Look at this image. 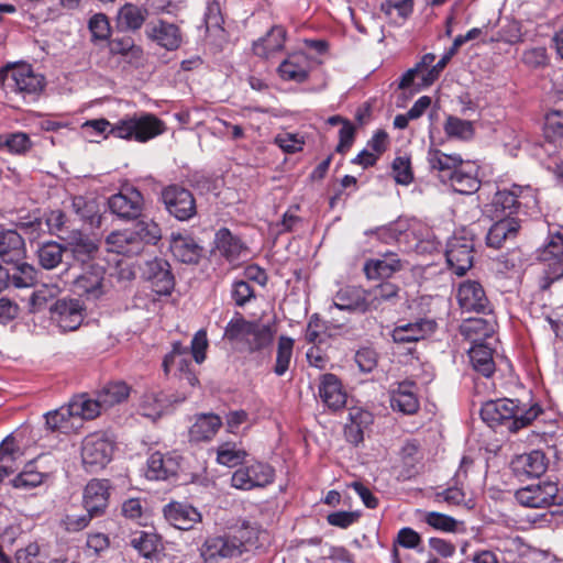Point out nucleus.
Here are the masks:
<instances>
[{"mask_svg": "<svg viewBox=\"0 0 563 563\" xmlns=\"http://www.w3.org/2000/svg\"><path fill=\"white\" fill-rule=\"evenodd\" d=\"M537 405H522L512 399L490 400L483 405L481 416L485 422L495 428L504 426L516 432L529 426L540 413Z\"/></svg>", "mask_w": 563, "mask_h": 563, "instance_id": "1", "label": "nucleus"}, {"mask_svg": "<svg viewBox=\"0 0 563 563\" xmlns=\"http://www.w3.org/2000/svg\"><path fill=\"white\" fill-rule=\"evenodd\" d=\"M538 192L531 186L514 184L494 195L488 212L490 217H518L538 211Z\"/></svg>", "mask_w": 563, "mask_h": 563, "instance_id": "2", "label": "nucleus"}, {"mask_svg": "<svg viewBox=\"0 0 563 563\" xmlns=\"http://www.w3.org/2000/svg\"><path fill=\"white\" fill-rule=\"evenodd\" d=\"M166 131L164 121L150 112L128 114L113 123L110 129L112 136L145 143Z\"/></svg>", "mask_w": 563, "mask_h": 563, "instance_id": "3", "label": "nucleus"}, {"mask_svg": "<svg viewBox=\"0 0 563 563\" xmlns=\"http://www.w3.org/2000/svg\"><path fill=\"white\" fill-rule=\"evenodd\" d=\"M117 442L106 431H95L87 434L80 445V459L82 466L88 472L103 470L113 459Z\"/></svg>", "mask_w": 563, "mask_h": 563, "instance_id": "4", "label": "nucleus"}, {"mask_svg": "<svg viewBox=\"0 0 563 563\" xmlns=\"http://www.w3.org/2000/svg\"><path fill=\"white\" fill-rule=\"evenodd\" d=\"M538 258L543 266L541 287L547 289L563 278V234L550 233L547 244L539 251Z\"/></svg>", "mask_w": 563, "mask_h": 563, "instance_id": "5", "label": "nucleus"}, {"mask_svg": "<svg viewBox=\"0 0 563 563\" xmlns=\"http://www.w3.org/2000/svg\"><path fill=\"white\" fill-rule=\"evenodd\" d=\"M111 283L106 277V269L100 265H91L79 275L73 284V290L88 301H97L108 295Z\"/></svg>", "mask_w": 563, "mask_h": 563, "instance_id": "6", "label": "nucleus"}, {"mask_svg": "<svg viewBox=\"0 0 563 563\" xmlns=\"http://www.w3.org/2000/svg\"><path fill=\"white\" fill-rule=\"evenodd\" d=\"M473 239L465 231L455 232L448 241L446 262L452 272L463 276L473 266Z\"/></svg>", "mask_w": 563, "mask_h": 563, "instance_id": "7", "label": "nucleus"}, {"mask_svg": "<svg viewBox=\"0 0 563 563\" xmlns=\"http://www.w3.org/2000/svg\"><path fill=\"white\" fill-rule=\"evenodd\" d=\"M162 200L167 211L179 221H188L197 213L195 197L184 187L167 186L162 191Z\"/></svg>", "mask_w": 563, "mask_h": 563, "instance_id": "8", "label": "nucleus"}, {"mask_svg": "<svg viewBox=\"0 0 563 563\" xmlns=\"http://www.w3.org/2000/svg\"><path fill=\"white\" fill-rule=\"evenodd\" d=\"M435 56L433 54H426L419 63L408 69L400 78L398 88L408 90L412 88L413 92L431 86L438 78L437 70L433 69Z\"/></svg>", "mask_w": 563, "mask_h": 563, "instance_id": "9", "label": "nucleus"}, {"mask_svg": "<svg viewBox=\"0 0 563 563\" xmlns=\"http://www.w3.org/2000/svg\"><path fill=\"white\" fill-rule=\"evenodd\" d=\"M45 86L44 77L36 74L27 64L10 67L8 88L23 96L38 95Z\"/></svg>", "mask_w": 563, "mask_h": 563, "instance_id": "10", "label": "nucleus"}, {"mask_svg": "<svg viewBox=\"0 0 563 563\" xmlns=\"http://www.w3.org/2000/svg\"><path fill=\"white\" fill-rule=\"evenodd\" d=\"M180 464L181 456L177 451H155L147 459L145 475L152 481H167L178 474Z\"/></svg>", "mask_w": 563, "mask_h": 563, "instance_id": "11", "label": "nucleus"}, {"mask_svg": "<svg viewBox=\"0 0 563 563\" xmlns=\"http://www.w3.org/2000/svg\"><path fill=\"white\" fill-rule=\"evenodd\" d=\"M274 479V470L264 463H254L236 470L231 478L232 486L250 490L254 487H264Z\"/></svg>", "mask_w": 563, "mask_h": 563, "instance_id": "12", "label": "nucleus"}, {"mask_svg": "<svg viewBox=\"0 0 563 563\" xmlns=\"http://www.w3.org/2000/svg\"><path fill=\"white\" fill-rule=\"evenodd\" d=\"M84 307L78 299H60L51 308L52 320L62 331H75L84 321Z\"/></svg>", "mask_w": 563, "mask_h": 563, "instance_id": "13", "label": "nucleus"}, {"mask_svg": "<svg viewBox=\"0 0 563 563\" xmlns=\"http://www.w3.org/2000/svg\"><path fill=\"white\" fill-rule=\"evenodd\" d=\"M558 492L559 488L554 483H538L518 489L516 499L525 507L547 508L554 504Z\"/></svg>", "mask_w": 563, "mask_h": 563, "instance_id": "14", "label": "nucleus"}, {"mask_svg": "<svg viewBox=\"0 0 563 563\" xmlns=\"http://www.w3.org/2000/svg\"><path fill=\"white\" fill-rule=\"evenodd\" d=\"M110 210L120 218H137L143 210V196L134 187H124L120 192L111 196L108 201Z\"/></svg>", "mask_w": 563, "mask_h": 563, "instance_id": "15", "label": "nucleus"}, {"mask_svg": "<svg viewBox=\"0 0 563 563\" xmlns=\"http://www.w3.org/2000/svg\"><path fill=\"white\" fill-rule=\"evenodd\" d=\"M173 256L185 264H197L202 256V246L187 232H173L169 238Z\"/></svg>", "mask_w": 563, "mask_h": 563, "instance_id": "16", "label": "nucleus"}, {"mask_svg": "<svg viewBox=\"0 0 563 563\" xmlns=\"http://www.w3.org/2000/svg\"><path fill=\"white\" fill-rule=\"evenodd\" d=\"M146 36L158 46L167 51H176L183 43V33L180 27L164 20H158L148 24Z\"/></svg>", "mask_w": 563, "mask_h": 563, "instance_id": "17", "label": "nucleus"}, {"mask_svg": "<svg viewBox=\"0 0 563 563\" xmlns=\"http://www.w3.org/2000/svg\"><path fill=\"white\" fill-rule=\"evenodd\" d=\"M459 306L466 312H482L488 305V299L482 285L475 280H465L456 291Z\"/></svg>", "mask_w": 563, "mask_h": 563, "instance_id": "18", "label": "nucleus"}, {"mask_svg": "<svg viewBox=\"0 0 563 563\" xmlns=\"http://www.w3.org/2000/svg\"><path fill=\"white\" fill-rule=\"evenodd\" d=\"M165 519L176 529L190 530L202 519L201 514L192 506L173 501L163 509Z\"/></svg>", "mask_w": 563, "mask_h": 563, "instance_id": "19", "label": "nucleus"}, {"mask_svg": "<svg viewBox=\"0 0 563 563\" xmlns=\"http://www.w3.org/2000/svg\"><path fill=\"white\" fill-rule=\"evenodd\" d=\"M478 170L479 166L476 162L462 159L449 183L456 192L464 195L473 194L481 186Z\"/></svg>", "mask_w": 563, "mask_h": 563, "instance_id": "20", "label": "nucleus"}, {"mask_svg": "<svg viewBox=\"0 0 563 563\" xmlns=\"http://www.w3.org/2000/svg\"><path fill=\"white\" fill-rule=\"evenodd\" d=\"M390 406L404 415L417 413L420 408L417 385L412 382L399 383L390 391Z\"/></svg>", "mask_w": 563, "mask_h": 563, "instance_id": "21", "label": "nucleus"}, {"mask_svg": "<svg viewBox=\"0 0 563 563\" xmlns=\"http://www.w3.org/2000/svg\"><path fill=\"white\" fill-rule=\"evenodd\" d=\"M239 544L229 537H210L200 548V556L205 563H217L219 559L239 556Z\"/></svg>", "mask_w": 563, "mask_h": 563, "instance_id": "22", "label": "nucleus"}, {"mask_svg": "<svg viewBox=\"0 0 563 563\" xmlns=\"http://www.w3.org/2000/svg\"><path fill=\"white\" fill-rule=\"evenodd\" d=\"M494 224L488 230L486 242L494 249H500L507 240H514L521 228L518 217H492Z\"/></svg>", "mask_w": 563, "mask_h": 563, "instance_id": "23", "label": "nucleus"}, {"mask_svg": "<svg viewBox=\"0 0 563 563\" xmlns=\"http://www.w3.org/2000/svg\"><path fill=\"white\" fill-rule=\"evenodd\" d=\"M109 485L107 481L92 479L84 490V506L86 511L95 516L104 512L109 501Z\"/></svg>", "mask_w": 563, "mask_h": 563, "instance_id": "24", "label": "nucleus"}, {"mask_svg": "<svg viewBox=\"0 0 563 563\" xmlns=\"http://www.w3.org/2000/svg\"><path fill=\"white\" fill-rule=\"evenodd\" d=\"M319 396L332 410H339L346 404V393L341 380L333 374H324L320 378Z\"/></svg>", "mask_w": 563, "mask_h": 563, "instance_id": "25", "label": "nucleus"}, {"mask_svg": "<svg viewBox=\"0 0 563 563\" xmlns=\"http://www.w3.org/2000/svg\"><path fill=\"white\" fill-rule=\"evenodd\" d=\"M350 422L344 428V435L349 443L358 445L364 441L365 431L372 426L374 417L372 412L363 408H351Z\"/></svg>", "mask_w": 563, "mask_h": 563, "instance_id": "26", "label": "nucleus"}, {"mask_svg": "<svg viewBox=\"0 0 563 563\" xmlns=\"http://www.w3.org/2000/svg\"><path fill=\"white\" fill-rule=\"evenodd\" d=\"M310 68L309 57L305 53H295L279 65L278 74L284 80L302 82L308 78Z\"/></svg>", "mask_w": 563, "mask_h": 563, "instance_id": "27", "label": "nucleus"}, {"mask_svg": "<svg viewBox=\"0 0 563 563\" xmlns=\"http://www.w3.org/2000/svg\"><path fill=\"white\" fill-rule=\"evenodd\" d=\"M461 155L453 153L446 154L441 150L431 146L428 150L427 162L430 166V169L437 172L439 177L442 179H450L453 173L459 167V164L462 162Z\"/></svg>", "mask_w": 563, "mask_h": 563, "instance_id": "28", "label": "nucleus"}, {"mask_svg": "<svg viewBox=\"0 0 563 563\" xmlns=\"http://www.w3.org/2000/svg\"><path fill=\"white\" fill-rule=\"evenodd\" d=\"M505 563H540L538 551L523 543L519 538H510L503 545Z\"/></svg>", "mask_w": 563, "mask_h": 563, "instance_id": "29", "label": "nucleus"}, {"mask_svg": "<svg viewBox=\"0 0 563 563\" xmlns=\"http://www.w3.org/2000/svg\"><path fill=\"white\" fill-rule=\"evenodd\" d=\"M366 289L347 286L340 289L333 300V306L340 310L367 312Z\"/></svg>", "mask_w": 563, "mask_h": 563, "instance_id": "30", "label": "nucleus"}, {"mask_svg": "<svg viewBox=\"0 0 563 563\" xmlns=\"http://www.w3.org/2000/svg\"><path fill=\"white\" fill-rule=\"evenodd\" d=\"M435 322L431 320H421L415 323L397 325L393 330V339L396 343L417 342L433 333Z\"/></svg>", "mask_w": 563, "mask_h": 563, "instance_id": "31", "label": "nucleus"}, {"mask_svg": "<svg viewBox=\"0 0 563 563\" xmlns=\"http://www.w3.org/2000/svg\"><path fill=\"white\" fill-rule=\"evenodd\" d=\"M147 280L157 295H169L174 288V277L166 262H150L147 264Z\"/></svg>", "mask_w": 563, "mask_h": 563, "instance_id": "32", "label": "nucleus"}, {"mask_svg": "<svg viewBox=\"0 0 563 563\" xmlns=\"http://www.w3.org/2000/svg\"><path fill=\"white\" fill-rule=\"evenodd\" d=\"M24 241L12 230L0 232V257L9 264H19L24 258Z\"/></svg>", "mask_w": 563, "mask_h": 563, "instance_id": "33", "label": "nucleus"}, {"mask_svg": "<svg viewBox=\"0 0 563 563\" xmlns=\"http://www.w3.org/2000/svg\"><path fill=\"white\" fill-rule=\"evenodd\" d=\"M214 243L221 255L232 263L247 253V247L227 228H222L216 233Z\"/></svg>", "mask_w": 563, "mask_h": 563, "instance_id": "34", "label": "nucleus"}, {"mask_svg": "<svg viewBox=\"0 0 563 563\" xmlns=\"http://www.w3.org/2000/svg\"><path fill=\"white\" fill-rule=\"evenodd\" d=\"M511 465L517 474L533 477H539L547 471L545 455L538 450L518 455Z\"/></svg>", "mask_w": 563, "mask_h": 563, "instance_id": "35", "label": "nucleus"}, {"mask_svg": "<svg viewBox=\"0 0 563 563\" xmlns=\"http://www.w3.org/2000/svg\"><path fill=\"white\" fill-rule=\"evenodd\" d=\"M402 268L401 261L395 254H386L383 258L368 260L364 272L369 279L389 278Z\"/></svg>", "mask_w": 563, "mask_h": 563, "instance_id": "36", "label": "nucleus"}, {"mask_svg": "<svg viewBox=\"0 0 563 563\" xmlns=\"http://www.w3.org/2000/svg\"><path fill=\"white\" fill-rule=\"evenodd\" d=\"M222 426V419L214 413H205L197 417L189 429L191 441L201 442L212 440Z\"/></svg>", "mask_w": 563, "mask_h": 563, "instance_id": "37", "label": "nucleus"}, {"mask_svg": "<svg viewBox=\"0 0 563 563\" xmlns=\"http://www.w3.org/2000/svg\"><path fill=\"white\" fill-rule=\"evenodd\" d=\"M107 249L118 254H134L141 251L140 238L132 230L114 231L106 240Z\"/></svg>", "mask_w": 563, "mask_h": 563, "instance_id": "38", "label": "nucleus"}, {"mask_svg": "<svg viewBox=\"0 0 563 563\" xmlns=\"http://www.w3.org/2000/svg\"><path fill=\"white\" fill-rule=\"evenodd\" d=\"M46 424L49 429L63 433H70L80 427L70 402L68 406H63L57 410L48 412L46 415Z\"/></svg>", "mask_w": 563, "mask_h": 563, "instance_id": "39", "label": "nucleus"}, {"mask_svg": "<svg viewBox=\"0 0 563 563\" xmlns=\"http://www.w3.org/2000/svg\"><path fill=\"white\" fill-rule=\"evenodd\" d=\"M285 37V30L282 26H274L264 37L254 43L253 51L255 55L268 58L284 47Z\"/></svg>", "mask_w": 563, "mask_h": 563, "instance_id": "40", "label": "nucleus"}, {"mask_svg": "<svg viewBox=\"0 0 563 563\" xmlns=\"http://www.w3.org/2000/svg\"><path fill=\"white\" fill-rule=\"evenodd\" d=\"M131 393V387L124 382H111L104 385L97 396L104 410L125 401Z\"/></svg>", "mask_w": 563, "mask_h": 563, "instance_id": "41", "label": "nucleus"}, {"mask_svg": "<svg viewBox=\"0 0 563 563\" xmlns=\"http://www.w3.org/2000/svg\"><path fill=\"white\" fill-rule=\"evenodd\" d=\"M189 365L187 347L179 342L174 343L170 353H168L163 361L165 374H187Z\"/></svg>", "mask_w": 563, "mask_h": 563, "instance_id": "42", "label": "nucleus"}, {"mask_svg": "<svg viewBox=\"0 0 563 563\" xmlns=\"http://www.w3.org/2000/svg\"><path fill=\"white\" fill-rule=\"evenodd\" d=\"M470 360L474 369L485 377H489L495 372L493 360V350L485 344H474L470 352Z\"/></svg>", "mask_w": 563, "mask_h": 563, "instance_id": "43", "label": "nucleus"}, {"mask_svg": "<svg viewBox=\"0 0 563 563\" xmlns=\"http://www.w3.org/2000/svg\"><path fill=\"white\" fill-rule=\"evenodd\" d=\"M443 130L449 139L470 141L475 135L473 121L464 120L455 115H449L443 124Z\"/></svg>", "mask_w": 563, "mask_h": 563, "instance_id": "44", "label": "nucleus"}, {"mask_svg": "<svg viewBox=\"0 0 563 563\" xmlns=\"http://www.w3.org/2000/svg\"><path fill=\"white\" fill-rule=\"evenodd\" d=\"M399 288L396 284L390 282H384L375 287L366 290L367 296V309L376 310L383 303L391 301L398 296Z\"/></svg>", "mask_w": 563, "mask_h": 563, "instance_id": "45", "label": "nucleus"}, {"mask_svg": "<svg viewBox=\"0 0 563 563\" xmlns=\"http://www.w3.org/2000/svg\"><path fill=\"white\" fill-rule=\"evenodd\" d=\"M48 475L37 470L33 462L27 463L22 472H20L13 479L12 485L20 489H32L42 485Z\"/></svg>", "mask_w": 563, "mask_h": 563, "instance_id": "46", "label": "nucleus"}, {"mask_svg": "<svg viewBox=\"0 0 563 563\" xmlns=\"http://www.w3.org/2000/svg\"><path fill=\"white\" fill-rule=\"evenodd\" d=\"M70 404L79 423L81 419L91 420L100 416L102 411H106L98 396L96 399H91L82 395L73 399Z\"/></svg>", "mask_w": 563, "mask_h": 563, "instance_id": "47", "label": "nucleus"}, {"mask_svg": "<svg viewBox=\"0 0 563 563\" xmlns=\"http://www.w3.org/2000/svg\"><path fill=\"white\" fill-rule=\"evenodd\" d=\"M147 11L133 3H125L118 13L120 25L129 30H139L145 22Z\"/></svg>", "mask_w": 563, "mask_h": 563, "instance_id": "48", "label": "nucleus"}, {"mask_svg": "<svg viewBox=\"0 0 563 563\" xmlns=\"http://www.w3.org/2000/svg\"><path fill=\"white\" fill-rule=\"evenodd\" d=\"M246 455V451L238 448L233 442H223L217 449V462L228 467L241 464Z\"/></svg>", "mask_w": 563, "mask_h": 563, "instance_id": "49", "label": "nucleus"}, {"mask_svg": "<svg viewBox=\"0 0 563 563\" xmlns=\"http://www.w3.org/2000/svg\"><path fill=\"white\" fill-rule=\"evenodd\" d=\"M544 137L552 143L563 139V110L555 109L545 114L543 124Z\"/></svg>", "mask_w": 563, "mask_h": 563, "instance_id": "50", "label": "nucleus"}, {"mask_svg": "<svg viewBox=\"0 0 563 563\" xmlns=\"http://www.w3.org/2000/svg\"><path fill=\"white\" fill-rule=\"evenodd\" d=\"M32 146L27 134L23 132L0 135V151L7 150L11 154H24Z\"/></svg>", "mask_w": 563, "mask_h": 563, "instance_id": "51", "label": "nucleus"}, {"mask_svg": "<svg viewBox=\"0 0 563 563\" xmlns=\"http://www.w3.org/2000/svg\"><path fill=\"white\" fill-rule=\"evenodd\" d=\"M164 401L159 394L155 391H146L140 399L139 411L144 417L153 420L162 416Z\"/></svg>", "mask_w": 563, "mask_h": 563, "instance_id": "52", "label": "nucleus"}, {"mask_svg": "<svg viewBox=\"0 0 563 563\" xmlns=\"http://www.w3.org/2000/svg\"><path fill=\"white\" fill-rule=\"evenodd\" d=\"M294 341L286 336H280L278 340L276 364L274 372L276 375H284L288 368L292 356Z\"/></svg>", "mask_w": 563, "mask_h": 563, "instance_id": "53", "label": "nucleus"}, {"mask_svg": "<svg viewBox=\"0 0 563 563\" xmlns=\"http://www.w3.org/2000/svg\"><path fill=\"white\" fill-rule=\"evenodd\" d=\"M273 338L274 334L269 327L254 322L245 344L249 346L250 351H258L268 346Z\"/></svg>", "mask_w": 563, "mask_h": 563, "instance_id": "54", "label": "nucleus"}, {"mask_svg": "<svg viewBox=\"0 0 563 563\" xmlns=\"http://www.w3.org/2000/svg\"><path fill=\"white\" fill-rule=\"evenodd\" d=\"M274 143L287 154H295L301 152L306 144L305 136L299 133L280 132L275 139Z\"/></svg>", "mask_w": 563, "mask_h": 563, "instance_id": "55", "label": "nucleus"}, {"mask_svg": "<svg viewBox=\"0 0 563 563\" xmlns=\"http://www.w3.org/2000/svg\"><path fill=\"white\" fill-rule=\"evenodd\" d=\"M159 540L156 534L140 531L133 534L131 545L145 558H150L157 551Z\"/></svg>", "mask_w": 563, "mask_h": 563, "instance_id": "56", "label": "nucleus"}, {"mask_svg": "<svg viewBox=\"0 0 563 563\" xmlns=\"http://www.w3.org/2000/svg\"><path fill=\"white\" fill-rule=\"evenodd\" d=\"M394 179L397 184L409 185L413 180L411 159L408 155L396 156L391 164Z\"/></svg>", "mask_w": 563, "mask_h": 563, "instance_id": "57", "label": "nucleus"}, {"mask_svg": "<svg viewBox=\"0 0 563 563\" xmlns=\"http://www.w3.org/2000/svg\"><path fill=\"white\" fill-rule=\"evenodd\" d=\"M254 322L246 321L242 317L233 318L227 325L224 336L230 341L246 342Z\"/></svg>", "mask_w": 563, "mask_h": 563, "instance_id": "58", "label": "nucleus"}, {"mask_svg": "<svg viewBox=\"0 0 563 563\" xmlns=\"http://www.w3.org/2000/svg\"><path fill=\"white\" fill-rule=\"evenodd\" d=\"M62 292L57 285H42L30 298V309L32 312L41 310L45 305L56 298Z\"/></svg>", "mask_w": 563, "mask_h": 563, "instance_id": "59", "label": "nucleus"}, {"mask_svg": "<svg viewBox=\"0 0 563 563\" xmlns=\"http://www.w3.org/2000/svg\"><path fill=\"white\" fill-rule=\"evenodd\" d=\"M64 249L56 242L44 244L38 251L40 263L45 268L56 267L63 258Z\"/></svg>", "mask_w": 563, "mask_h": 563, "instance_id": "60", "label": "nucleus"}, {"mask_svg": "<svg viewBox=\"0 0 563 563\" xmlns=\"http://www.w3.org/2000/svg\"><path fill=\"white\" fill-rule=\"evenodd\" d=\"M380 10L389 18L407 19L413 10V0H384Z\"/></svg>", "mask_w": 563, "mask_h": 563, "instance_id": "61", "label": "nucleus"}, {"mask_svg": "<svg viewBox=\"0 0 563 563\" xmlns=\"http://www.w3.org/2000/svg\"><path fill=\"white\" fill-rule=\"evenodd\" d=\"M70 245L74 257L81 263L93 258L98 252L97 244L86 236H79Z\"/></svg>", "mask_w": 563, "mask_h": 563, "instance_id": "62", "label": "nucleus"}, {"mask_svg": "<svg viewBox=\"0 0 563 563\" xmlns=\"http://www.w3.org/2000/svg\"><path fill=\"white\" fill-rule=\"evenodd\" d=\"M88 27L92 41H106L111 35L110 22L103 13L93 14L88 22Z\"/></svg>", "mask_w": 563, "mask_h": 563, "instance_id": "63", "label": "nucleus"}, {"mask_svg": "<svg viewBox=\"0 0 563 563\" xmlns=\"http://www.w3.org/2000/svg\"><path fill=\"white\" fill-rule=\"evenodd\" d=\"M133 232L140 238V249L142 247L143 241L146 243H156L162 236L161 228L152 220L139 221L135 225V231Z\"/></svg>", "mask_w": 563, "mask_h": 563, "instance_id": "64", "label": "nucleus"}]
</instances>
